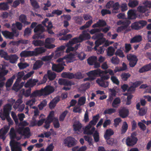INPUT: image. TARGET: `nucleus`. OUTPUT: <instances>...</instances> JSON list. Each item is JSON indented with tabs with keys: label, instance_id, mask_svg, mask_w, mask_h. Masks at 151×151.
I'll return each instance as SVG.
<instances>
[{
	"label": "nucleus",
	"instance_id": "nucleus-13",
	"mask_svg": "<svg viewBox=\"0 0 151 151\" xmlns=\"http://www.w3.org/2000/svg\"><path fill=\"white\" fill-rule=\"evenodd\" d=\"M137 138L131 137H128L126 139V144L127 146H132L136 144L137 141Z\"/></svg>",
	"mask_w": 151,
	"mask_h": 151
},
{
	"label": "nucleus",
	"instance_id": "nucleus-24",
	"mask_svg": "<svg viewBox=\"0 0 151 151\" xmlns=\"http://www.w3.org/2000/svg\"><path fill=\"white\" fill-rule=\"evenodd\" d=\"M46 51V49L43 47H39L36 48L34 51H32L33 52V55H37L39 54L44 52Z\"/></svg>",
	"mask_w": 151,
	"mask_h": 151
},
{
	"label": "nucleus",
	"instance_id": "nucleus-44",
	"mask_svg": "<svg viewBox=\"0 0 151 151\" xmlns=\"http://www.w3.org/2000/svg\"><path fill=\"white\" fill-rule=\"evenodd\" d=\"M147 108L146 107H142L140 109L138 112V114L140 116H143L147 113Z\"/></svg>",
	"mask_w": 151,
	"mask_h": 151
},
{
	"label": "nucleus",
	"instance_id": "nucleus-27",
	"mask_svg": "<svg viewBox=\"0 0 151 151\" xmlns=\"http://www.w3.org/2000/svg\"><path fill=\"white\" fill-rule=\"evenodd\" d=\"M12 105L10 104H6L4 106V114H6V115H8L9 114L12 108Z\"/></svg>",
	"mask_w": 151,
	"mask_h": 151
},
{
	"label": "nucleus",
	"instance_id": "nucleus-1",
	"mask_svg": "<svg viewBox=\"0 0 151 151\" xmlns=\"http://www.w3.org/2000/svg\"><path fill=\"white\" fill-rule=\"evenodd\" d=\"M92 38L93 39H98L95 42L96 45L94 47V48L96 50V47H98L104 42V46L107 47L109 45V41L106 40L103 37V34L102 33H99L97 35H95L92 37Z\"/></svg>",
	"mask_w": 151,
	"mask_h": 151
},
{
	"label": "nucleus",
	"instance_id": "nucleus-51",
	"mask_svg": "<svg viewBox=\"0 0 151 151\" xmlns=\"http://www.w3.org/2000/svg\"><path fill=\"white\" fill-rule=\"evenodd\" d=\"M19 20L24 23V24H28L29 22L27 21V19L26 16L24 15H21L19 17Z\"/></svg>",
	"mask_w": 151,
	"mask_h": 151
},
{
	"label": "nucleus",
	"instance_id": "nucleus-64",
	"mask_svg": "<svg viewBox=\"0 0 151 151\" xmlns=\"http://www.w3.org/2000/svg\"><path fill=\"white\" fill-rule=\"evenodd\" d=\"M86 101V97L84 96H82L80 97L78 99V104L80 105H83L85 104Z\"/></svg>",
	"mask_w": 151,
	"mask_h": 151
},
{
	"label": "nucleus",
	"instance_id": "nucleus-58",
	"mask_svg": "<svg viewBox=\"0 0 151 151\" xmlns=\"http://www.w3.org/2000/svg\"><path fill=\"white\" fill-rule=\"evenodd\" d=\"M116 111V110L113 108H110L105 110L104 111V114H111L114 113Z\"/></svg>",
	"mask_w": 151,
	"mask_h": 151
},
{
	"label": "nucleus",
	"instance_id": "nucleus-29",
	"mask_svg": "<svg viewBox=\"0 0 151 151\" xmlns=\"http://www.w3.org/2000/svg\"><path fill=\"white\" fill-rule=\"evenodd\" d=\"M18 131L20 134L25 135L27 132H29L30 129L29 127H26L25 128L19 127L18 129Z\"/></svg>",
	"mask_w": 151,
	"mask_h": 151
},
{
	"label": "nucleus",
	"instance_id": "nucleus-19",
	"mask_svg": "<svg viewBox=\"0 0 151 151\" xmlns=\"http://www.w3.org/2000/svg\"><path fill=\"white\" fill-rule=\"evenodd\" d=\"M96 82L101 87H106L109 86V82L108 81H105L101 77L97 79Z\"/></svg>",
	"mask_w": 151,
	"mask_h": 151
},
{
	"label": "nucleus",
	"instance_id": "nucleus-2",
	"mask_svg": "<svg viewBox=\"0 0 151 151\" xmlns=\"http://www.w3.org/2000/svg\"><path fill=\"white\" fill-rule=\"evenodd\" d=\"M103 71L99 69L90 71L86 73L89 78H86L85 79V81L89 80H93L96 77L101 76V75L103 74Z\"/></svg>",
	"mask_w": 151,
	"mask_h": 151
},
{
	"label": "nucleus",
	"instance_id": "nucleus-62",
	"mask_svg": "<svg viewBox=\"0 0 151 151\" xmlns=\"http://www.w3.org/2000/svg\"><path fill=\"white\" fill-rule=\"evenodd\" d=\"M93 136L94 140L96 142H98L99 141V132L97 131H95Z\"/></svg>",
	"mask_w": 151,
	"mask_h": 151
},
{
	"label": "nucleus",
	"instance_id": "nucleus-45",
	"mask_svg": "<svg viewBox=\"0 0 151 151\" xmlns=\"http://www.w3.org/2000/svg\"><path fill=\"white\" fill-rule=\"evenodd\" d=\"M43 64L42 62L40 60H37L34 64L33 69L37 70L40 68Z\"/></svg>",
	"mask_w": 151,
	"mask_h": 151
},
{
	"label": "nucleus",
	"instance_id": "nucleus-42",
	"mask_svg": "<svg viewBox=\"0 0 151 151\" xmlns=\"http://www.w3.org/2000/svg\"><path fill=\"white\" fill-rule=\"evenodd\" d=\"M44 115L42 114H40L39 117L40 120H38L37 123V126H40L43 124L45 121V119L44 117Z\"/></svg>",
	"mask_w": 151,
	"mask_h": 151
},
{
	"label": "nucleus",
	"instance_id": "nucleus-63",
	"mask_svg": "<svg viewBox=\"0 0 151 151\" xmlns=\"http://www.w3.org/2000/svg\"><path fill=\"white\" fill-rule=\"evenodd\" d=\"M47 102L45 100H44L41 102L40 104L38 105L39 108L40 110H42L43 107L47 105Z\"/></svg>",
	"mask_w": 151,
	"mask_h": 151
},
{
	"label": "nucleus",
	"instance_id": "nucleus-32",
	"mask_svg": "<svg viewBox=\"0 0 151 151\" xmlns=\"http://www.w3.org/2000/svg\"><path fill=\"white\" fill-rule=\"evenodd\" d=\"M18 59V57L16 55H12L10 56H8L7 60H9L10 63H15Z\"/></svg>",
	"mask_w": 151,
	"mask_h": 151
},
{
	"label": "nucleus",
	"instance_id": "nucleus-3",
	"mask_svg": "<svg viewBox=\"0 0 151 151\" xmlns=\"http://www.w3.org/2000/svg\"><path fill=\"white\" fill-rule=\"evenodd\" d=\"M76 53L74 54L71 53L65 56L63 58H59L57 60V61L60 63H62L63 62L65 63L64 60H65L67 63H71L76 60Z\"/></svg>",
	"mask_w": 151,
	"mask_h": 151
},
{
	"label": "nucleus",
	"instance_id": "nucleus-43",
	"mask_svg": "<svg viewBox=\"0 0 151 151\" xmlns=\"http://www.w3.org/2000/svg\"><path fill=\"white\" fill-rule=\"evenodd\" d=\"M106 25V23L104 21L99 20L96 23L93 25L92 27L93 28L99 27H100L104 26Z\"/></svg>",
	"mask_w": 151,
	"mask_h": 151
},
{
	"label": "nucleus",
	"instance_id": "nucleus-38",
	"mask_svg": "<svg viewBox=\"0 0 151 151\" xmlns=\"http://www.w3.org/2000/svg\"><path fill=\"white\" fill-rule=\"evenodd\" d=\"M128 128V124L126 122H123L121 129V133L122 134H124L127 131Z\"/></svg>",
	"mask_w": 151,
	"mask_h": 151
},
{
	"label": "nucleus",
	"instance_id": "nucleus-50",
	"mask_svg": "<svg viewBox=\"0 0 151 151\" xmlns=\"http://www.w3.org/2000/svg\"><path fill=\"white\" fill-rule=\"evenodd\" d=\"M68 113V111L65 110L61 114L59 117V121L60 122L63 121Z\"/></svg>",
	"mask_w": 151,
	"mask_h": 151
},
{
	"label": "nucleus",
	"instance_id": "nucleus-52",
	"mask_svg": "<svg viewBox=\"0 0 151 151\" xmlns=\"http://www.w3.org/2000/svg\"><path fill=\"white\" fill-rule=\"evenodd\" d=\"M97 60V57L95 56L91 57L88 60V63L90 65H93Z\"/></svg>",
	"mask_w": 151,
	"mask_h": 151
},
{
	"label": "nucleus",
	"instance_id": "nucleus-30",
	"mask_svg": "<svg viewBox=\"0 0 151 151\" xmlns=\"http://www.w3.org/2000/svg\"><path fill=\"white\" fill-rule=\"evenodd\" d=\"M73 130L75 131L80 132L82 127L81 124L79 122L75 123L73 125Z\"/></svg>",
	"mask_w": 151,
	"mask_h": 151
},
{
	"label": "nucleus",
	"instance_id": "nucleus-54",
	"mask_svg": "<svg viewBox=\"0 0 151 151\" xmlns=\"http://www.w3.org/2000/svg\"><path fill=\"white\" fill-rule=\"evenodd\" d=\"M9 9L7 4L4 2L0 3V10H6Z\"/></svg>",
	"mask_w": 151,
	"mask_h": 151
},
{
	"label": "nucleus",
	"instance_id": "nucleus-16",
	"mask_svg": "<svg viewBox=\"0 0 151 151\" xmlns=\"http://www.w3.org/2000/svg\"><path fill=\"white\" fill-rule=\"evenodd\" d=\"M143 83V82L141 81H137L132 83V84L127 90L129 92L132 93L135 89V88L137 87L140 84Z\"/></svg>",
	"mask_w": 151,
	"mask_h": 151
},
{
	"label": "nucleus",
	"instance_id": "nucleus-46",
	"mask_svg": "<svg viewBox=\"0 0 151 151\" xmlns=\"http://www.w3.org/2000/svg\"><path fill=\"white\" fill-rule=\"evenodd\" d=\"M131 22L129 20H125L124 21L122 20L119 21L117 22V24L120 25L122 24L123 26H125L126 27H127L130 23Z\"/></svg>",
	"mask_w": 151,
	"mask_h": 151
},
{
	"label": "nucleus",
	"instance_id": "nucleus-14",
	"mask_svg": "<svg viewBox=\"0 0 151 151\" xmlns=\"http://www.w3.org/2000/svg\"><path fill=\"white\" fill-rule=\"evenodd\" d=\"M73 39L72 40L69 41V43L66 44V46L68 47V48L66 50V53H68L71 51H73L74 50H77L78 46H79L80 44H77L75 46V47H72L71 46L74 44L73 43L75 42V41L73 42Z\"/></svg>",
	"mask_w": 151,
	"mask_h": 151
},
{
	"label": "nucleus",
	"instance_id": "nucleus-6",
	"mask_svg": "<svg viewBox=\"0 0 151 151\" xmlns=\"http://www.w3.org/2000/svg\"><path fill=\"white\" fill-rule=\"evenodd\" d=\"M58 83L60 85L64 86L63 89L65 91L70 90L71 88V86L74 85V83L70 81L63 79H59L58 81Z\"/></svg>",
	"mask_w": 151,
	"mask_h": 151
},
{
	"label": "nucleus",
	"instance_id": "nucleus-53",
	"mask_svg": "<svg viewBox=\"0 0 151 151\" xmlns=\"http://www.w3.org/2000/svg\"><path fill=\"white\" fill-rule=\"evenodd\" d=\"M44 30L43 27H42L41 25L39 24L37 25L34 29V32H35L39 33L40 32H42Z\"/></svg>",
	"mask_w": 151,
	"mask_h": 151
},
{
	"label": "nucleus",
	"instance_id": "nucleus-21",
	"mask_svg": "<svg viewBox=\"0 0 151 151\" xmlns=\"http://www.w3.org/2000/svg\"><path fill=\"white\" fill-rule=\"evenodd\" d=\"M60 100L59 96H58L53 99L49 104V107L52 109L55 106L56 104Z\"/></svg>",
	"mask_w": 151,
	"mask_h": 151
},
{
	"label": "nucleus",
	"instance_id": "nucleus-28",
	"mask_svg": "<svg viewBox=\"0 0 151 151\" xmlns=\"http://www.w3.org/2000/svg\"><path fill=\"white\" fill-rule=\"evenodd\" d=\"M33 52L31 51H22L20 54L21 57H27L33 56Z\"/></svg>",
	"mask_w": 151,
	"mask_h": 151
},
{
	"label": "nucleus",
	"instance_id": "nucleus-23",
	"mask_svg": "<svg viewBox=\"0 0 151 151\" xmlns=\"http://www.w3.org/2000/svg\"><path fill=\"white\" fill-rule=\"evenodd\" d=\"M114 132L111 129H107L104 135V137L106 140L109 139L110 137L113 135Z\"/></svg>",
	"mask_w": 151,
	"mask_h": 151
},
{
	"label": "nucleus",
	"instance_id": "nucleus-12",
	"mask_svg": "<svg viewBox=\"0 0 151 151\" xmlns=\"http://www.w3.org/2000/svg\"><path fill=\"white\" fill-rule=\"evenodd\" d=\"M59 63L58 65H53L52 69L53 70L55 71L58 72H61L64 69L63 66L65 65V64L64 62L60 63L57 61Z\"/></svg>",
	"mask_w": 151,
	"mask_h": 151
},
{
	"label": "nucleus",
	"instance_id": "nucleus-7",
	"mask_svg": "<svg viewBox=\"0 0 151 151\" xmlns=\"http://www.w3.org/2000/svg\"><path fill=\"white\" fill-rule=\"evenodd\" d=\"M90 38V35L86 32L84 31L82 34L80 35L78 37L75 38L73 39V42H75L73 43L76 44L77 43L81 42L83 40L89 39Z\"/></svg>",
	"mask_w": 151,
	"mask_h": 151
},
{
	"label": "nucleus",
	"instance_id": "nucleus-41",
	"mask_svg": "<svg viewBox=\"0 0 151 151\" xmlns=\"http://www.w3.org/2000/svg\"><path fill=\"white\" fill-rule=\"evenodd\" d=\"M16 75H14L10 78L8 80L6 83V87L7 88H7L10 87L11 86L13 83V81Z\"/></svg>",
	"mask_w": 151,
	"mask_h": 151
},
{
	"label": "nucleus",
	"instance_id": "nucleus-22",
	"mask_svg": "<svg viewBox=\"0 0 151 151\" xmlns=\"http://www.w3.org/2000/svg\"><path fill=\"white\" fill-rule=\"evenodd\" d=\"M19 81H16L12 87V89L16 91H17L24 84V82H22L19 84Z\"/></svg>",
	"mask_w": 151,
	"mask_h": 151
},
{
	"label": "nucleus",
	"instance_id": "nucleus-49",
	"mask_svg": "<svg viewBox=\"0 0 151 151\" xmlns=\"http://www.w3.org/2000/svg\"><path fill=\"white\" fill-rule=\"evenodd\" d=\"M47 74L48 78L50 80L54 79L56 76V75L55 73L50 70L48 71Z\"/></svg>",
	"mask_w": 151,
	"mask_h": 151
},
{
	"label": "nucleus",
	"instance_id": "nucleus-36",
	"mask_svg": "<svg viewBox=\"0 0 151 151\" xmlns=\"http://www.w3.org/2000/svg\"><path fill=\"white\" fill-rule=\"evenodd\" d=\"M128 18L131 19H134L136 17V11L135 10H130L127 13Z\"/></svg>",
	"mask_w": 151,
	"mask_h": 151
},
{
	"label": "nucleus",
	"instance_id": "nucleus-20",
	"mask_svg": "<svg viewBox=\"0 0 151 151\" xmlns=\"http://www.w3.org/2000/svg\"><path fill=\"white\" fill-rule=\"evenodd\" d=\"M65 48V47L64 46H62L58 48L55 51V57L57 58L63 55L64 50Z\"/></svg>",
	"mask_w": 151,
	"mask_h": 151
},
{
	"label": "nucleus",
	"instance_id": "nucleus-57",
	"mask_svg": "<svg viewBox=\"0 0 151 151\" xmlns=\"http://www.w3.org/2000/svg\"><path fill=\"white\" fill-rule=\"evenodd\" d=\"M130 76L131 75L129 73H124L121 74V77L123 80L126 81Z\"/></svg>",
	"mask_w": 151,
	"mask_h": 151
},
{
	"label": "nucleus",
	"instance_id": "nucleus-10",
	"mask_svg": "<svg viewBox=\"0 0 151 151\" xmlns=\"http://www.w3.org/2000/svg\"><path fill=\"white\" fill-rule=\"evenodd\" d=\"M8 72V70H4L3 68L0 72V89L4 85V83L3 82L6 80V78L4 76L7 74Z\"/></svg>",
	"mask_w": 151,
	"mask_h": 151
},
{
	"label": "nucleus",
	"instance_id": "nucleus-40",
	"mask_svg": "<svg viewBox=\"0 0 151 151\" xmlns=\"http://www.w3.org/2000/svg\"><path fill=\"white\" fill-rule=\"evenodd\" d=\"M142 40V37L141 36L139 35H137L132 38L130 40V42L131 43L139 42L141 41Z\"/></svg>",
	"mask_w": 151,
	"mask_h": 151
},
{
	"label": "nucleus",
	"instance_id": "nucleus-39",
	"mask_svg": "<svg viewBox=\"0 0 151 151\" xmlns=\"http://www.w3.org/2000/svg\"><path fill=\"white\" fill-rule=\"evenodd\" d=\"M48 20L47 19H46L45 21L42 22V23L44 25L47 27L48 29H49L52 28V26L51 22H49Z\"/></svg>",
	"mask_w": 151,
	"mask_h": 151
},
{
	"label": "nucleus",
	"instance_id": "nucleus-59",
	"mask_svg": "<svg viewBox=\"0 0 151 151\" xmlns=\"http://www.w3.org/2000/svg\"><path fill=\"white\" fill-rule=\"evenodd\" d=\"M24 73L23 71L18 72L16 75L17 79L16 81L20 82L22 78L24 76Z\"/></svg>",
	"mask_w": 151,
	"mask_h": 151
},
{
	"label": "nucleus",
	"instance_id": "nucleus-8",
	"mask_svg": "<svg viewBox=\"0 0 151 151\" xmlns=\"http://www.w3.org/2000/svg\"><path fill=\"white\" fill-rule=\"evenodd\" d=\"M76 140L74 138L69 136L66 138L64 140V144L68 147H71L76 145Z\"/></svg>",
	"mask_w": 151,
	"mask_h": 151
},
{
	"label": "nucleus",
	"instance_id": "nucleus-56",
	"mask_svg": "<svg viewBox=\"0 0 151 151\" xmlns=\"http://www.w3.org/2000/svg\"><path fill=\"white\" fill-rule=\"evenodd\" d=\"M138 4V1H137L134 0L133 1H130L128 4V5L129 7L133 8L137 6Z\"/></svg>",
	"mask_w": 151,
	"mask_h": 151
},
{
	"label": "nucleus",
	"instance_id": "nucleus-31",
	"mask_svg": "<svg viewBox=\"0 0 151 151\" xmlns=\"http://www.w3.org/2000/svg\"><path fill=\"white\" fill-rule=\"evenodd\" d=\"M115 49L112 46H110L108 47L106 50L107 55L109 56L113 55L114 53Z\"/></svg>",
	"mask_w": 151,
	"mask_h": 151
},
{
	"label": "nucleus",
	"instance_id": "nucleus-5",
	"mask_svg": "<svg viewBox=\"0 0 151 151\" xmlns=\"http://www.w3.org/2000/svg\"><path fill=\"white\" fill-rule=\"evenodd\" d=\"M54 91V88L52 87L48 86H46L44 89L35 91L33 93V94H50L52 93Z\"/></svg>",
	"mask_w": 151,
	"mask_h": 151
},
{
	"label": "nucleus",
	"instance_id": "nucleus-47",
	"mask_svg": "<svg viewBox=\"0 0 151 151\" xmlns=\"http://www.w3.org/2000/svg\"><path fill=\"white\" fill-rule=\"evenodd\" d=\"M78 146L74 147L72 149V151H85L87 149L86 146H82L80 148Z\"/></svg>",
	"mask_w": 151,
	"mask_h": 151
},
{
	"label": "nucleus",
	"instance_id": "nucleus-18",
	"mask_svg": "<svg viewBox=\"0 0 151 151\" xmlns=\"http://www.w3.org/2000/svg\"><path fill=\"white\" fill-rule=\"evenodd\" d=\"M129 111L124 108L120 109L119 112V116L122 118L126 117L129 115Z\"/></svg>",
	"mask_w": 151,
	"mask_h": 151
},
{
	"label": "nucleus",
	"instance_id": "nucleus-9",
	"mask_svg": "<svg viewBox=\"0 0 151 151\" xmlns=\"http://www.w3.org/2000/svg\"><path fill=\"white\" fill-rule=\"evenodd\" d=\"M19 144L20 143L19 142H16L14 139H11L10 142V145L11 151H22L21 147L17 145Z\"/></svg>",
	"mask_w": 151,
	"mask_h": 151
},
{
	"label": "nucleus",
	"instance_id": "nucleus-55",
	"mask_svg": "<svg viewBox=\"0 0 151 151\" xmlns=\"http://www.w3.org/2000/svg\"><path fill=\"white\" fill-rule=\"evenodd\" d=\"M109 93L115 94L119 93V90L116 87H114L112 89H109Z\"/></svg>",
	"mask_w": 151,
	"mask_h": 151
},
{
	"label": "nucleus",
	"instance_id": "nucleus-34",
	"mask_svg": "<svg viewBox=\"0 0 151 151\" xmlns=\"http://www.w3.org/2000/svg\"><path fill=\"white\" fill-rule=\"evenodd\" d=\"M148 10L145 5L144 6H139L137 8V11L142 13H144Z\"/></svg>",
	"mask_w": 151,
	"mask_h": 151
},
{
	"label": "nucleus",
	"instance_id": "nucleus-25",
	"mask_svg": "<svg viewBox=\"0 0 151 151\" xmlns=\"http://www.w3.org/2000/svg\"><path fill=\"white\" fill-rule=\"evenodd\" d=\"M38 82V80L36 79L33 80L30 79L28 80L26 84L25 85V87H29L33 86L35 85L36 83Z\"/></svg>",
	"mask_w": 151,
	"mask_h": 151
},
{
	"label": "nucleus",
	"instance_id": "nucleus-15",
	"mask_svg": "<svg viewBox=\"0 0 151 151\" xmlns=\"http://www.w3.org/2000/svg\"><path fill=\"white\" fill-rule=\"evenodd\" d=\"M73 39L72 40L69 41V43L66 44V46L68 47V48L66 50V53H68L71 51H73L74 50H77L78 46H79L80 44H77L75 46V47H72L71 46L74 44L73 43L75 42V41L73 42Z\"/></svg>",
	"mask_w": 151,
	"mask_h": 151
},
{
	"label": "nucleus",
	"instance_id": "nucleus-37",
	"mask_svg": "<svg viewBox=\"0 0 151 151\" xmlns=\"http://www.w3.org/2000/svg\"><path fill=\"white\" fill-rule=\"evenodd\" d=\"M120 103V99L119 98H116L113 101L112 104V106L113 107L117 108Z\"/></svg>",
	"mask_w": 151,
	"mask_h": 151
},
{
	"label": "nucleus",
	"instance_id": "nucleus-48",
	"mask_svg": "<svg viewBox=\"0 0 151 151\" xmlns=\"http://www.w3.org/2000/svg\"><path fill=\"white\" fill-rule=\"evenodd\" d=\"M9 128L8 127H4V129H0V137H2L3 138L9 130Z\"/></svg>",
	"mask_w": 151,
	"mask_h": 151
},
{
	"label": "nucleus",
	"instance_id": "nucleus-33",
	"mask_svg": "<svg viewBox=\"0 0 151 151\" xmlns=\"http://www.w3.org/2000/svg\"><path fill=\"white\" fill-rule=\"evenodd\" d=\"M151 69V64H149L140 69L139 71L140 73H142L145 71H149Z\"/></svg>",
	"mask_w": 151,
	"mask_h": 151
},
{
	"label": "nucleus",
	"instance_id": "nucleus-11",
	"mask_svg": "<svg viewBox=\"0 0 151 151\" xmlns=\"http://www.w3.org/2000/svg\"><path fill=\"white\" fill-rule=\"evenodd\" d=\"M127 58L129 61L130 67H134L136 65L137 60L136 57L134 55L129 54L127 55Z\"/></svg>",
	"mask_w": 151,
	"mask_h": 151
},
{
	"label": "nucleus",
	"instance_id": "nucleus-35",
	"mask_svg": "<svg viewBox=\"0 0 151 151\" xmlns=\"http://www.w3.org/2000/svg\"><path fill=\"white\" fill-rule=\"evenodd\" d=\"M61 76L62 77L69 79H72L74 78V74L70 73H62Z\"/></svg>",
	"mask_w": 151,
	"mask_h": 151
},
{
	"label": "nucleus",
	"instance_id": "nucleus-4",
	"mask_svg": "<svg viewBox=\"0 0 151 151\" xmlns=\"http://www.w3.org/2000/svg\"><path fill=\"white\" fill-rule=\"evenodd\" d=\"M15 26L14 24H12V32H10L8 31H2V33L3 35L6 38L9 39H13L14 36L17 37L19 35L18 32L15 30L14 28Z\"/></svg>",
	"mask_w": 151,
	"mask_h": 151
},
{
	"label": "nucleus",
	"instance_id": "nucleus-61",
	"mask_svg": "<svg viewBox=\"0 0 151 151\" xmlns=\"http://www.w3.org/2000/svg\"><path fill=\"white\" fill-rule=\"evenodd\" d=\"M32 44L35 46H41L43 45L44 42L41 40H36L33 41Z\"/></svg>",
	"mask_w": 151,
	"mask_h": 151
},
{
	"label": "nucleus",
	"instance_id": "nucleus-60",
	"mask_svg": "<svg viewBox=\"0 0 151 151\" xmlns=\"http://www.w3.org/2000/svg\"><path fill=\"white\" fill-rule=\"evenodd\" d=\"M96 123H97L96 122L93 120L92 119L89 122L88 124L85 127V129L86 130L90 129L92 125H95L96 124Z\"/></svg>",
	"mask_w": 151,
	"mask_h": 151
},
{
	"label": "nucleus",
	"instance_id": "nucleus-17",
	"mask_svg": "<svg viewBox=\"0 0 151 151\" xmlns=\"http://www.w3.org/2000/svg\"><path fill=\"white\" fill-rule=\"evenodd\" d=\"M55 40L54 38H47L45 40V47L47 48L51 49L54 48L55 46L54 45L50 44Z\"/></svg>",
	"mask_w": 151,
	"mask_h": 151
},
{
	"label": "nucleus",
	"instance_id": "nucleus-26",
	"mask_svg": "<svg viewBox=\"0 0 151 151\" xmlns=\"http://www.w3.org/2000/svg\"><path fill=\"white\" fill-rule=\"evenodd\" d=\"M20 62L17 65L20 69H23L29 66V65L27 63H23L24 61V59H20Z\"/></svg>",
	"mask_w": 151,
	"mask_h": 151
}]
</instances>
